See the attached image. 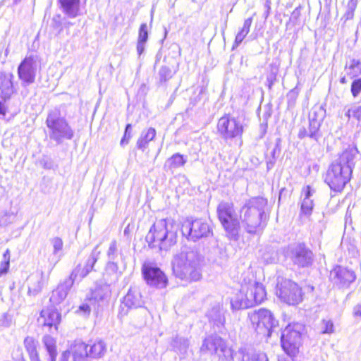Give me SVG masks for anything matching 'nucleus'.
<instances>
[{"instance_id": "obj_17", "label": "nucleus", "mask_w": 361, "mask_h": 361, "mask_svg": "<svg viewBox=\"0 0 361 361\" xmlns=\"http://www.w3.org/2000/svg\"><path fill=\"white\" fill-rule=\"evenodd\" d=\"M330 278L334 284L343 288L349 286L356 276L354 271L338 266L331 271Z\"/></svg>"}, {"instance_id": "obj_36", "label": "nucleus", "mask_w": 361, "mask_h": 361, "mask_svg": "<svg viewBox=\"0 0 361 361\" xmlns=\"http://www.w3.org/2000/svg\"><path fill=\"white\" fill-rule=\"evenodd\" d=\"M173 75L172 70L166 66L160 68L158 72V79L159 85H165Z\"/></svg>"}, {"instance_id": "obj_38", "label": "nucleus", "mask_w": 361, "mask_h": 361, "mask_svg": "<svg viewBox=\"0 0 361 361\" xmlns=\"http://www.w3.org/2000/svg\"><path fill=\"white\" fill-rule=\"evenodd\" d=\"M322 124L312 122L309 121V128L310 130V140L318 142L322 137V133L320 130Z\"/></svg>"}, {"instance_id": "obj_20", "label": "nucleus", "mask_w": 361, "mask_h": 361, "mask_svg": "<svg viewBox=\"0 0 361 361\" xmlns=\"http://www.w3.org/2000/svg\"><path fill=\"white\" fill-rule=\"evenodd\" d=\"M61 320V315L56 308H47L42 310L38 322L44 327L51 329L52 327L57 329V325Z\"/></svg>"}, {"instance_id": "obj_21", "label": "nucleus", "mask_w": 361, "mask_h": 361, "mask_svg": "<svg viewBox=\"0 0 361 361\" xmlns=\"http://www.w3.org/2000/svg\"><path fill=\"white\" fill-rule=\"evenodd\" d=\"M144 304L142 295L139 290L136 288H130L127 294L123 298L121 304L122 311L124 307H127L125 314H127L128 309L141 307Z\"/></svg>"}, {"instance_id": "obj_2", "label": "nucleus", "mask_w": 361, "mask_h": 361, "mask_svg": "<svg viewBox=\"0 0 361 361\" xmlns=\"http://www.w3.org/2000/svg\"><path fill=\"white\" fill-rule=\"evenodd\" d=\"M268 201L262 197L247 200L240 211L242 226L250 234L261 233L269 219Z\"/></svg>"}, {"instance_id": "obj_22", "label": "nucleus", "mask_w": 361, "mask_h": 361, "mask_svg": "<svg viewBox=\"0 0 361 361\" xmlns=\"http://www.w3.org/2000/svg\"><path fill=\"white\" fill-rule=\"evenodd\" d=\"M111 293L110 287L108 285L97 286L91 292L89 302L94 305V308L99 309L107 302Z\"/></svg>"}, {"instance_id": "obj_26", "label": "nucleus", "mask_w": 361, "mask_h": 361, "mask_svg": "<svg viewBox=\"0 0 361 361\" xmlns=\"http://www.w3.org/2000/svg\"><path fill=\"white\" fill-rule=\"evenodd\" d=\"M207 317L210 324L216 326L218 329L224 326L225 323L224 312L220 305H215L209 310L207 313Z\"/></svg>"}, {"instance_id": "obj_49", "label": "nucleus", "mask_w": 361, "mask_h": 361, "mask_svg": "<svg viewBox=\"0 0 361 361\" xmlns=\"http://www.w3.org/2000/svg\"><path fill=\"white\" fill-rule=\"evenodd\" d=\"M298 137L300 140H303L306 137L310 139V130L309 128V126H307V128L305 126L300 128L298 133Z\"/></svg>"}, {"instance_id": "obj_50", "label": "nucleus", "mask_w": 361, "mask_h": 361, "mask_svg": "<svg viewBox=\"0 0 361 361\" xmlns=\"http://www.w3.org/2000/svg\"><path fill=\"white\" fill-rule=\"evenodd\" d=\"M42 283L40 280H37L36 283L31 284L29 286V292L32 293L33 294H37L42 290Z\"/></svg>"}, {"instance_id": "obj_34", "label": "nucleus", "mask_w": 361, "mask_h": 361, "mask_svg": "<svg viewBox=\"0 0 361 361\" xmlns=\"http://www.w3.org/2000/svg\"><path fill=\"white\" fill-rule=\"evenodd\" d=\"M190 345L189 340L184 337L176 336L172 339L171 346L176 352H179L181 354L186 353Z\"/></svg>"}, {"instance_id": "obj_13", "label": "nucleus", "mask_w": 361, "mask_h": 361, "mask_svg": "<svg viewBox=\"0 0 361 361\" xmlns=\"http://www.w3.org/2000/svg\"><path fill=\"white\" fill-rule=\"evenodd\" d=\"M182 234L189 240L196 242L212 234L209 224L202 219H186L182 224Z\"/></svg>"}, {"instance_id": "obj_9", "label": "nucleus", "mask_w": 361, "mask_h": 361, "mask_svg": "<svg viewBox=\"0 0 361 361\" xmlns=\"http://www.w3.org/2000/svg\"><path fill=\"white\" fill-rule=\"evenodd\" d=\"M249 318L255 331L267 338L271 336L279 322L274 314L267 309L260 308L249 313Z\"/></svg>"}, {"instance_id": "obj_23", "label": "nucleus", "mask_w": 361, "mask_h": 361, "mask_svg": "<svg viewBox=\"0 0 361 361\" xmlns=\"http://www.w3.org/2000/svg\"><path fill=\"white\" fill-rule=\"evenodd\" d=\"M224 343L225 341L219 336L211 335L203 341L200 350L203 353L216 354Z\"/></svg>"}, {"instance_id": "obj_1", "label": "nucleus", "mask_w": 361, "mask_h": 361, "mask_svg": "<svg viewBox=\"0 0 361 361\" xmlns=\"http://www.w3.org/2000/svg\"><path fill=\"white\" fill-rule=\"evenodd\" d=\"M358 150L354 146H348L333 162L326 171L324 182L332 191L341 192L350 181L355 166V159Z\"/></svg>"}, {"instance_id": "obj_57", "label": "nucleus", "mask_w": 361, "mask_h": 361, "mask_svg": "<svg viewBox=\"0 0 361 361\" xmlns=\"http://www.w3.org/2000/svg\"><path fill=\"white\" fill-rule=\"evenodd\" d=\"M10 262H2L0 267V276L6 274L8 271Z\"/></svg>"}, {"instance_id": "obj_40", "label": "nucleus", "mask_w": 361, "mask_h": 361, "mask_svg": "<svg viewBox=\"0 0 361 361\" xmlns=\"http://www.w3.org/2000/svg\"><path fill=\"white\" fill-rule=\"evenodd\" d=\"M320 332L322 334H331L334 331V325L329 319H324L320 324Z\"/></svg>"}, {"instance_id": "obj_63", "label": "nucleus", "mask_w": 361, "mask_h": 361, "mask_svg": "<svg viewBox=\"0 0 361 361\" xmlns=\"http://www.w3.org/2000/svg\"><path fill=\"white\" fill-rule=\"evenodd\" d=\"M345 116L348 117V119H350V117L352 116V112H350V109L345 113Z\"/></svg>"}, {"instance_id": "obj_24", "label": "nucleus", "mask_w": 361, "mask_h": 361, "mask_svg": "<svg viewBox=\"0 0 361 361\" xmlns=\"http://www.w3.org/2000/svg\"><path fill=\"white\" fill-rule=\"evenodd\" d=\"M302 192L304 197L300 205V215L309 217L311 216L314 208V201L312 197L314 190H312L310 185H307L303 189Z\"/></svg>"}, {"instance_id": "obj_53", "label": "nucleus", "mask_w": 361, "mask_h": 361, "mask_svg": "<svg viewBox=\"0 0 361 361\" xmlns=\"http://www.w3.org/2000/svg\"><path fill=\"white\" fill-rule=\"evenodd\" d=\"M214 251L216 252H218L220 255L219 259H216L214 260L215 262H216L218 264H221L227 259V255L226 254V252L224 250L221 249V248H216L214 250Z\"/></svg>"}, {"instance_id": "obj_43", "label": "nucleus", "mask_w": 361, "mask_h": 361, "mask_svg": "<svg viewBox=\"0 0 361 361\" xmlns=\"http://www.w3.org/2000/svg\"><path fill=\"white\" fill-rule=\"evenodd\" d=\"M351 93L354 97H356L361 92V78L356 79L351 84Z\"/></svg>"}, {"instance_id": "obj_48", "label": "nucleus", "mask_w": 361, "mask_h": 361, "mask_svg": "<svg viewBox=\"0 0 361 361\" xmlns=\"http://www.w3.org/2000/svg\"><path fill=\"white\" fill-rule=\"evenodd\" d=\"M90 305H92L90 302V304L83 303L80 305L78 307V310H77V312L83 316L89 315L91 312Z\"/></svg>"}, {"instance_id": "obj_19", "label": "nucleus", "mask_w": 361, "mask_h": 361, "mask_svg": "<svg viewBox=\"0 0 361 361\" xmlns=\"http://www.w3.org/2000/svg\"><path fill=\"white\" fill-rule=\"evenodd\" d=\"M87 0H57L59 8L69 18H75L82 14L81 4Z\"/></svg>"}, {"instance_id": "obj_30", "label": "nucleus", "mask_w": 361, "mask_h": 361, "mask_svg": "<svg viewBox=\"0 0 361 361\" xmlns=\"http://www.w3.org/2000/svg\"><path fill=\"white\" fill-rule=\"evenodd\" d=\"M147 40V25L146 23H142L139 29L138 39L137 42V51L139 56H140L144 52L145 44Z\"/></svg>"}, {"instance_id": "obj_11", "label": "nucleus", "mask_w": 361, "mask_h": 361, "mask_svg": "<svg viewBox=\"0 0 361 361\" xmlns=\"http://www.w3.org/2000/svg\"><path fill=\"white\" fill-rule=\"evenodd\" d=\"M276 295L288 305H296L302 301V290L294 281L281 276L277 278Z\"/></svg>"}, {"instance_id": "obj_8", "label": "nucleus", "mask_w": 361, "mask_h": 361, "mask_svg": "<svg viewBox=\"0 0 361 361\" xmlns=\"http://www.w3.org/2000/svg\"><path fill=\"white\" fill-rule=\"evenodd\" d=\"M218 218L226 232L227 236L236 240L240 231V222L233 203L221 202L217 207Z\"/></svg>"}, {"instance_id": "obj_32", "label": "nucleus", "mask_w": 361, "mask_h": 361, "mask_svg": "<svg viewBox=\"0 0 361 361\" xmlns=\"http://www.w3.org/2000/svg\"><path fill=\"white\" fill-rule=\"evenodd\" d=\"M104 276L107 277V280L114 282L118 280L120 273L118 272V267L115 260H109L106 268Z\"/></svg>"}, {"instance_id": "obj_54", "label": "nucleus", "mask_w": 361, "mask_h": 361, "mask_svg": "<svg viewBox=\"0 0 361 361\" xmlns=\"http://www.w3.org/2000/svg\"><path fill=\"white\" fill-rule=\"evenodd\" d=\"M11 324V319L7 314H4L1 317H0V326L4 327L10 326Z\"/></svg>"}, {"instance_id": "obj_25", "label": "nucleus", "mask_w": 361, "mask_h": 361, "mask_svg": "<svg viewBox=\"0 0 361 361\" xmlns=\"http://www.w3.org/2000/svg\"><path fill=\"white\" fill-rule=\"evenodd\" d=\"M85 355L84 346L75 344L61 354L60 361H86Z\"/></svg>"}, {"instance_id": "obj_28", "label": "nucleus", "mask_w": 361, "mask_h": 361, "mask_svg": "<svg viewBox=\"0 0 361 361\" xmlns=\"http://www.w3.org/2000/svg\"><path fill=\"white\" fill-rule=\"evenodd\" d=\"M155 136L156 130L154 128H148L146 132L142 131L136 143L137 149L144 152L147 147L149 142L153 140Z\"/></svg>"}, {"instance_id": "obj_16", "label": "nucleus", "mask_w": 361, "mask_h": 361, "mask_svg": "<svg viewBox=\"0 0 361 361\" xmlns=\"http://www.w3.org/2000/svg\"><path fill=\"white\" fill-rule=\"evenodd\" d=\"M219 133L225 140L240 137L243 133V126L240 122L229 116L219 118L217 124Z\"/></svg>"}, {"instance_id": "obj_44", "label": "nucleus", "mask_w": 361, "mask_h": 361, "mask_svg": "<svg viewBox=\"0 0 361 361\" xmlns=\"http://www.w3.org/2000/svg\"><path fill=\"white\" fill-rule=\"evenodd\" d=\"M131 128L132 126L131 124H127L126 126L124 135L121 140V145L125 146L126 145L128 144L130 139L131 138Z\"/></svg>"}, {"instance_id": "obj_29", "label": "nucleus", "mask_w": 361, "mask_h": 361, "mask_svg": "<svg viewBox=\"0 0 361 361\" xmlns=\"http://www.w3.org/2000/svg\"><path fill=\"white\" fill-rule=\"evenodd\" d=\"M42 342L49 355L48 361H56L57 356L56 340L49 335H46L42 338Z\"/></svg>"}, {"instance_id": "obj_51", "label": "nucleus", "mask_w": 361, "mask_h": 361, "mask_svg": "<svg viewBox=\"0 0 361 361\" xmlns=\"http://www.w3.org/2000/svg\"><path fill=\"white\" fill-rule=\"evenodd\" d=\"M350 112H352V116L358 121H361V106H355L350 109Z\"/></svg>"}, {"instance_id": "obj_10", "label": "nucleus", "mask_w": 361, "mask_h": 361, "mask_svg": "<svg viewBox=\"0 0 361 361\" xmlns=\"http://www.w3.org/2000/svg\"><path fill=\"white\" fill-rule=\"evenodd\" d=\"M286 256L298 268L311 267L314 259L312 251L304 243L289 245L286 249Z\"/></svg>"}, {"instance_id": "obj_45", "label": "nucleus", "mask_w": 361, "mask_h": 361, "mask_svg": "<svg viewBox=\"0 0 361 361\" xmlns=\"http://www.w3.org/2000/svg\"><path fill=\"white\" fill-rule=\"evenodd\" d=\"M357 0H350L347 5V10L345 12V16L348 19L352 18L353 16L354 11L355 10L357 6Z\"/></svg>"}, {"instance_id": "obj_55", "label": "nucleus", "mask_w": 361, "mask_h": 361, "mask_svg": "<svg viewBox=\"0 0 361 361\" xmlns=\"http://www.w3.org/2000/svg\"><path fill=\"white\" fill-rule=\"evenodd\" d=\"M7 99H8L0 97V118H3L6 116V109L5 107L4 103Z\"/></svg>"}, {"instance_id": "obj_62", "label": "nucleus", "mask_w": 361, "mask_h": 361, "mask_svg": "<svg viewBox=\"0 0 361 361\" xmlns=\"http://www.w3.org/2000/svg\"><path fill=\"white\" fill-rule=\"evenodd\" d=\"M266 8H267V11H265V18H267V16L269 14V10H270V6L268 3H266Z\"/></svg>"}, {"instance_id": "obj_60", "label": "nucleus", "mask_w": 361, "mask_h": 361, "mask_svg": "<svg viewBox=\"0 0 361 361\" xmlns=\"http://www.w3.org/2000/svg\"><path fill=\"white\" fill-rule=\"evenodd\" d=\"M276 159H277L272 157L269 158V159L267 161V166L268 170H270L274 167V166L276 164Z\"/></svg>"}, {"instance_id": "obj_7", "label": "nucleus", "mask_w": 361, "mask_h": 361, "mask_svg": "<svg viewBox=\"0 0 361 361\" xmlns=\"http://www.w3.org/2000/svg\"><path fill=\"white\" fill-rule=\"evenodd\" d=\"M46 124L49 130V137L57 144H61L64 140H71L74 131L66 119L61 116L58 109L51 110L47 116Z\"/></svg>"}, {"instance_id": "obj_47", "label": "nucleus", "mask_w": 361, "mask_h": 361, "mask_svg": "<svg viewBox=\"0 0 361 361\" xmlns=\"http://www.w3.org/2000/svg\"><path fill=\"white\" fill-rule=\"evenodd\" d=\"M281 140L280 138H277L276 140V143L274 149L271 152V157L277 159L279 157V154L281 151Z\"/></svg>"}, {"instance_id": "obj_37", "label": "nucleus", "mask_w": 361, "mask_h": 361, "mask_svg": "<svg viewBox=\"0 0 361 361\" xmlns=\"http://www.w3.org/2000/svg\"><path fill=\"white\" fill-rule=\"evenodd\" d=\"M219 361H233V350L226 345V343L216 353Z\"/></svg>"}, {"instance_id": "obj_56", "label": "nucleus", "mask_w": 361, "mask_h": 361, "mask_svg": "<svg viewBox=\"0 0 361 361\" xmlns=\"http://www.w3.org/2000/svg\"><path fill=\"white\" fill-rule=\"evenodd\" d=\"M353 317L360 321L361 319V304H357L353 307Z\"/></svg>"}, {"instance_id": "obj_58", "label": "nucleus", "mask_w": 361, "mask_h": 361, "mask_svg": "<svg viewBox=\"0 0 361 361\" xmlns=\"http://www.w3.org/2000/svg\"><path fill=\"white\" fill-rule=\"evenodd\" d=\"M253 361H269L267 356L264 353H256Z\"/></svg>"}, {"instance_id": "obj_5", "label": "nucleus", "mask_w": 361, "mask_h": 361, "mask_svg": "<svg viewBox=\"0 0 361 361\" xmlns=\"http://www.w3.org/2000/svg\"><path fill=\"white\" fill-rule=\"evenodd\" d=\"M151 248L167 251L177 242V228L173 220L161 219L156 221L146 235Z\"/></svg>"}, {"instance_id": "obj_35", "label": "nucleus", "mask_w": 361, "mask_h": 361, "mask_svg": "<svg viewBox=\"0 0 361 361\" xmlns=\"http://www.w3.org/2000/svg\"><path fill=\"white\" fill-rule=\"evenodd\" d=\"M252 23V18H248L245 20L243 26L237 33L234 42V47H238L245 39L250 32V29Z\"/></svg>"}, {"instance_id": "obj_39", "label": "nucleus", "mask_w": 361, "mask_h": 361, "mask_svg": "<svg viewBox=\"0 0 361 361\" xmlns=\"http://www.w3.org/2000/svg\"><path fill=\"white\" fill-rule=\"evenodd\" d=\"M187 160L184 158V157L179 154H174L169 160L168 163L170 165L171 168H178L183 166L186 163Z\"/></svg>"}, {"instance_id": "obj_64", "label": "nucleus", "mask_w": 361, "mask_h": 361, "mask_svg": "<svg viewBox=\"0 0 361 361\" xmlns=\"http://www.w3.org/2000/svg\"><path fill=\"white\" fill-rule=\"evenodd\" d=\"M340 82H341V83H342V84H345V83H346V79H345V77L341 78V80H340Z\"/></svg>"}, {"instance_id": "obj_27", "label": "nucleus", "mask_w": 361, "mask_h": 361, "mask_svg": "<svg viewBox=\"0 0 361 361\" xmlns=\"http://www.w3.org/2000/svg\"><path fill=\"white\" fill-rule=\"evenodd\" d=\"M13 78L14 75L12 73H6L5 72L0 73L1 97L9 99L11 95L13 93Z\"/></svg>"}, {"instance_id": "obj_42", "label": "nucleus", "mask_w": 361, "mask_h": 361, "mask_svg": "<svg viewBox=\"0 0 361 361\" xmlns=\"http://www.w3.org/2000/svg\"><path fill=\"white\" fill-rule=\"evenodd\" d=\"M239 353L242 356V361H253L256 353L248 350L246 348H240Z\"/></svg>"}, {"instance_id": "obj_6", "label": "nucleus", "mask_w": 361, "mask_h": 361, "mask_svg": "<svg viewBox=\"0 0 361 361\" xmlns=\"http://www.w3.org/2000/svg\"><path fill=\"white\" fill-rule=\"evenodd\" d=\"M267 293L262 283L255 279L249 280L242 285L239 293L231 300V307L234 310L247 309L263 302Z\"/></svg>"}, {"instance_id": "obj_15", "label": "nucleus", "mask_w": 361, "mask_h": 361, "mask_svg": "<svg viewBox=\"0 0 361 361\" xmlns=\"http://www.w3.org/2000/svg\"><path fill=\"white\" fill-rule=\"evenodd\" d=\"M142 273L148 286L159 289L166 287L168 279L158 267L150 262H145L142 267Z\"/></svg>"}, {"instance_id": "obj_18", "label": "nucleus", "mask_w": 361, "mask_h": 361, "mask_svg": "<svg viewBox=\"0 0 361 361\" xmlns=\"http://www.w3.org/2000/svg\"><path fill=\"white\" fill-rule=\"evenodd\" d=\"M77 344L78 345L84 346L86 361H88L89 359L102 358L107 351L106 343L101 339L90 341L88 344L85 343H78Z\"/></svg>"}, {"instance_id": "obj_61", "label": "nucleus", "mask_w": 361, "mask_h": 361, "mask_svg": "<svg viewBox=\"0 0 361 361\" xmlns=\"http://www.w3.org/2000/svg\"><path fill=\"white\" fill-rule=\"evenodd\" d=\"M3 257L4 261L10 262V252L8 250H6V252L4 253Z\"/></svg>"}, {"instance_id": "obj_59", "label": "nucleus", "mask_w": 361, "mask_h": 361, "mask_svg": "<svg viewBox=\"0 0 361 361\" xmlns=\"http://www.w3.org/2000/svg\"><path fill=\"white\" fill-rule=\"evenodd\" d=\"M360 64V61L356 60V59H353L350 61V63L349 64L348 66L347 64L345 65V68H348L349 70H353L356 68H358Z\"/></svg>"}, {"instance_id": "obj_3", "label": "nucleus", "mask_w": 361, "mask_h": 361, "mask_svg": "<svg viewBox=\"0 0 361 361\" xmlns=\"http://www.w3.org/2000/svg\"><path fill=\"white\" fill-rule=\"evenodd\" d=\"M201 255L195 250L184 247L174 255L173 271L176 277L186 281H197L202 278Z\"/></svg>"}, {"instance_id": "obj_12", "label": "nucleus", "mask_w": 361, "mask_h": 361, "mask_svg": "<svg viewBox=\"0 0 361 361\" xmlns=\"http://www.w3.org/2000/svg\"><path fill=\"white\" fill-rule=\"evenodd\" d=\"M304 326L300 323L288 324L282 331L281 346L288 354H295L299 349L302 341Z\"/></svg>"}, {"instance_id": "obj_46", "label": "nucleus", "mask_w": 361, "mask_h": 361, "mask_svg": "<svg viewBox=\"0 0 361 361\" xmlns=\"http://www.w3.org/2000/svg\"><path fill=\"white\" fill-rule=\"evenodd\" d=\"M51 243L54 247V253L56 254L59 251H61L63 248V241L61 238L55 237L51 240Z\"/></svg>"}, {"instance_id": "obj_41", "label": "nucleus", "mask_w": 361, "mask_h": 361, "mask_svg": "<svg viewBox=\"0 0 361 361\" xmlns=\"http://www.w3.org/2000/svg\"><path fill=\"white\" fill-rule=\"evenodd\" d=\"M117 243L115 240H112L107 250V257L109 260H116L117 257Z\"/></svg>"}, {"instance_id": "obj_31", "label": "nucleus", "mask_w": 361, "mask_h": 361, "mask_svg": "<svg viewBox=\"0 0 361 361\" xmlns=\"http://www.w3.org/2000/svg\"><path fill=\"white\" fill-rule=\"evenodd\" d=\"M24 345L29 354L31 361H40L37 351L38 342L33 338L27 336L24 340Z\"/></svg>"}, {"instance_id": "obj_52", "label": "nucleus", "mask_w": 361, "mask_h": 361, "mask_svg": "<svg viewBox=\"0 0 361 361\" xmlns=\"http://www.w3.org/2000/svg\"><path fill=\"white\" fill-rule=\"evenodd\" d=\"M11 216L6 212H0V226H6L11 223Z\"/></svg>"}, {"instance_id": "obj_14", "label": "nucleus", "mask_w": 361, "mask_h": 361, "mask_svg": "<svg viewBox=\"0 0 361 361\" xmlns=\"http://www.w3.org/2000/svg\"><path fill=\"white\" fill-rule=\"evenodd\" d=\"M39 59L36 55L26 56L18 67V75L23 86L32 84L36 78Z\"/></svg>"}, {"instance_id": "obj_4", "label": "nucleus", "mask_w": 361, "mask_h": 361, "mask_svg": "<svg viewBox=\"0 0 361 361\" xmlns=\"http://www.w3.org/2000/svg\"><path fill=\"white\" fill-rule=\"evenodd\" d=\"M101 251L99 250V245H97L94 247L85 262L79 264L73 270L69 277L58 285L57 288L52 291L49 299L50 302L53 305L60 304L65 300L68 293L78 278L81 280L93 270L94 265L98 260Z\"/></svg>"}, {"instance_id": "obj_33", "label": "nucleus", "mask_w": 361, "mask_h": 361, "mask_svg": "<svg viewBox=\"0 0 361 361\" xmlns=\"http://www.w3.org/2000/svg\"><path fill=\"white\" fill-rule=\"evenodd\" d=\"M326 117V110L321 105L314 106L309 114V121L322 124Z\"/></svg>"}]
</instances>
